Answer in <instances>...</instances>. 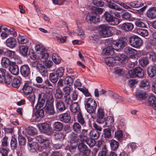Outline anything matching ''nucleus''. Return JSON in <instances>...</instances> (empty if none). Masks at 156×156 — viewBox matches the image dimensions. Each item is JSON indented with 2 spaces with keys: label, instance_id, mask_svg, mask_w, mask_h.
I'll list each match as a JSON object with an SVG mask.
<instances>
[{
  "label": "nucleus",
  "instance_id": "603ef678",
  "mask_svg": "<svg viewBox=\"0 0 156 156\" xmlns=\"http://www.w3.org/2000/svg\"><path fill=\"white\" fill-rule=\"evenodd\" d=\"M12 76L10 74L7 73L5 75L4 81L7 85H9L12 81Z\"/></svg>",
  "mask_w": 156,
  "mask_h": 156
},
{
  "label": "nucleus",
  "instance_id": "5fc2aeb1",
  "mask_svg": "<svg viewBox=\"0 0 156 156\" xmlns=\"http://www.w3.org/2000/svg\"><path fill=\"white\" fill-rule=\"evenodd\" d=\"M90 136L91 137V138L94 140L96 139H98L99 136V134L97 130L94 129L90 131Z\"/></svg>",
  "mask_w": 156,
  "mask_h": 156
},
{
  "label": "nucleus",
  "instance_id": "20e7f679",
  "mask_svg": "<svg viewBox=\"0 0 156 156\" xmlns=\"http://www.w3.org/2000/svg\"><path fill=\"white\" fill-rule=\"evenodd\" d=\"M127 40L125 37H122L119 39L116 42H114L112 44V46L116 51H121L127 44Z\"/></svg>",
  "mask_w": 156,
  "mask_h": 156
},
{
  "label": "nucleus",
  "instance_id": "c9c22d12",
  "mask_svg": "<svg viewBox=\"0 0 156 156\" xmlns=\"http://www.w3.org/2000/svg\"><path fill=\"white\" fill-rule=\"evenodd\" d=\"M70 110L73 113L80 112V108L77 102L73 103L71 105Z\"/></svg>",
  "mask_w": 156,
  "mask_h": 156
},
{
  "label": "nucleus",
  "instance_id": "bb28decb",
  "mask_svg": "<svg viewBox=\"0 0 156 156\" xmlns=\"http://www.w3.org/2000/svg\"><path fill=\"white\" fill-rule=\"evenodd\" d=\"M121 28L125 31H131L134 28L133 25L130 23H125L122 24Z\"/></svg>",
  "mask_w": 156,
  "mask_h": 156
},
{
  "label": "nucleus",
  "instance_id": "bf43d9fd",
  "mask_svg": "<svg viewBox=\"0 0 156 156\" xmlns=\"http://www.w3.org/2000/svg\"><path fill=\"white\" fill-rule=\"evenodd\" d=\"M108 155V150L105 146H104L102 150L98 154V156H107Z\"/></svg>",
  "mask_w": 156,
  "mask_h": 156
},
{
  "label": "nucleus",
  "instance_id": "a211bd4d",
  "mask_svg": "<svg viewBox=\"0 0 156 156\" xmlns=\"http://www.w3.org/2000/svg\"><path fill=\"white\" fill-rule=\"evenodd\" d=\"M23 133L26 135H33L37 133V131L35 127H23Z\"/></svg>",
  "mask_w": 156,
  "mask_h": 156
},
{
  "label": "nucleus",
  "instance_id": "774afa93",
  "mask_svg": "<svg viewBox=\"0 0 156 156\" xmlns=\"http://www.w3.org/2000/svg\"><path fill=\"white\" fill-rule=\"evenodd\" d=\"M77 118L79 122L81 124L82 126H83L85 123V121L80 112L78 114Z\"/></svg>",
  "mask_w": 156,
  "mask_h": 156
},
{
  "label": "nucleus",
  "instance_id": "dca6fc26",
  "mask_svg": "<svg viewBox=\"0 0 156 156\" xmlns=\"http://www.w3.org/2000/svg\"><path fill=\"white\" fill-rule=\"evenodd\" d=\"M9 70L12 74L17 76L19 74V69L18 66L15 62L11 64L9 68Z\"/></svg>",
  "mask_w": 156,
  "mask_h": 156
},
{
  "label": "nucleus",
  "instance_id": "7c9ffc66",
  "mask_svg": "<svg viewBox=\"0 0 156 156\" xmlns=\"http://www.w3.org/2000/svg\"><path fill=\"white\" fill-rule=\"evenodd\" d=\"M40 131L42 133L50 135L54 132V130L51 127H38Z\"/></svg>",
  "mask_w": 156,
  "mask_h": 156
},
{
  "label": "nucleus",
  "instance_id": "9d476101",
  "mask_svg": "<svg viewBox=\"0 0 156 156\" xmlns=\"http://www.w3.org/2000/svg\"><path fill=\"white\" fill-rule=\"evenodd\" d=\"M105 112L103 109L100 108L98 110L97 115L96 122L100 124L104 123L105 121Z\"/></svg>",
  "mask_w": 156,
  "mask_h": 156
},
{
  "label": "nucleus",
  "instance_id": "cd10ccee",
  "mask_svg": "<svg viewBox=\"0 0 156 156\" xmlns=\"http://www.w3.org/2000/svg\"><path fill=\"white\" fill-rule=\"evenodd\" d=\"M44 111L42 109L36 111L35 114H33V116H35L36 120L39 121V120L43 118L44 116Z\"/></svg>",
  "mask_w": 156,
  "mask_h": 156
},
{
  "label": "nucleus",
  "instance_id": "f704fd0d",
  "mask_svg": "<svg viewBox=\"0 0 156 156\" xmlns=\"http://www.w3.org/2000/svg\"><path fill=\"white\" fill-rule=\"evenodd\" d=\"M29 48L26 45H22L20 47V52L22 55L26 56L27 55Z\"/></svg>",
  "mask_w": 156,
  "mask_h": 156
},
{
  "label": "nucleus",
  "instance_id": "1a4fd4ad",
  "mask_svg": "<svg viewBox=\"0 0 156 156\" xmlns=\"http://www.w3.org/2000/svg\"><path fill=\"white\" fill-rule=\"evenodd\" d=\"M147 99L148 105L156 110V98L154 94L147 93Z\"/></svg>",
  "mask_w": 156,
  "mask_h": 156
},
{
  "label": "nucleus",
  "instance_id": "0eeeda50",
  "mask_svg": "<svg viewBox=\"0 0 156 156\" xmlns=\"http://www.w3.org/2000/svg\"><path fill=\"white\" fill-rule=\"evenodd\" d=\"M36 139L40 143V145L43 148H50V141L47 138L42 135H39L36 137Z\"/></svg>",
  "mask_w": 156,
  "mask_h": 156
},
{
  "label": "nucleus",
  "instance_id": "09e8293b",
  "mask_svg": "<svg viewBox=\"0 0 156 156\" xmlns=\"http://www.w3.org/2000/svg\"><path fill=\"white\" fill-rule=\"evenodd\" d=\"M10 146L12 150H14L17 147V140L16 138L12 136L10 142Z\"/></svg>",
  "mask_w": 156,
  "mask_h": 156
},
{
  "label": "nucleus",
  "instance_id": "4d7b16f0",
  "mask_svg": "<svg viewBox=\"0 0 156 156\" xmlns=\"http://www.w3.org/2000/svg\"><path fill=\"white\" fill-rule=\"evenodd\" d=\"M49 56V53L46 52L45 51H44L41 54V60L43 62H45L48 59Z\"/></svg>",
  "mask_w": 156,
  "mask_h": 156
},
{
  "label": "nucleus",
  "instance_id": "4c0bfd02",
  "mask_svg": "<svg viewBox=\"0 0 156 156\" xmlns=\"http://www.w3.org/2000/svg\"><path fill=\"white\" fill-rule=\"evenodd\" d=\"M146 92L143 90H140L136 94V97L139 100L142 101L145 99L146 97Z\"/></svg>",
  "mask_w": 156,
  "mask_h": 156
},
{
  "label": "nucleus",
  "instance_id": "e433bc0d",
  "mask_svg": "<svg viewBox=\"0 0 156 156\" xmlns=\"http://www.w3.org/2000/svg\"><path fill=\"white\" fill-rule=\"evenodd\" d=\"M147 91H149L151 88L152 90L156 94V83L153 82L152 83L148 82L147 81Z\"/></svg>",
  "mask_w": 156,
  "mask_h": 156
},
{
  "label": "nucleus",
  "instance_id": "37998d69",
  "mask_svg": "<svg viewBox=\"0 0 156 156\" xmlns=\"http://www.w3.org/2000/svg\"><path fill=\"white\" fill-rule=\"evenodd\" d=\"M110 146L111 149L113 151L116 150L119 147V144L117 141L114 140H112L110 141Z\"/></svg>",
  "mask_w": 156,
  "mask_h": 156
},
{
  "label": "nucleus",
  "instance_id": "9b49d317",
  "mask_svg": "<svg viewBox=\"0 0 156 156\" xmlns=\"http://www.w3.org/2000/svg\"><path fill=\"white\" fill-rule=\"evenodd\" d=\"M25 94L27 95L30 94L33 90L31 82L30 81L26 82L23 88Z\"/></svg>",
  "mask_w": 156,
  "mask_h": 156
},
{
  "label": "nucleus",
  "instance_id": "39448f33",
  "mask_svg": "<svg viewBox=\"0 0 156 156\" xmlns=\"http://www.w3.org/2000/svg\"><path fill=\"white\" fill-rule=\"evenodd\" d=\"M54 101L53 99L47 100L44 107L45 112L47 115H53L55 113L54 106Z\"/></svg>",
  "mask_w": 156,
  "mask_h": 156
},
{
  "label": "nucleus",
  "instance_id": "0e129e2a",
  "mask_svg": "<svg viewBox=\"0 0 156 156\" xmlns=\"http://www.w3.org/2000/svg\"><path fill=\"white\" fill-rule=\"evenodd\" d=\"M92 3L94 5L98 7L103 6L104 5V2L101 0H93Z\"/></svg>",
  "mask_w": 156,
  "mask_h": 156
},
{
  "label": "nucleus",
  "instance_id": "58836bf2",
  "mask_svg": "<svg viewBox=\"0 0 156 156\" xmlns=\"http://www.w3.org/2000/svg\"><path fill=\"white\" fill-rule=\"evenodd\" d=\"M149 57L150 59L153 62L156 61V53H155L152 49L150 50L149 51H147V58Z\"/></svg>",
  "mask_w": 156,
  "mask_h": 156
},
{
  "label": "nucleus",
  "instance_id": "ddd939ff",
  "mask_svg": "<svg viewBox=\"0 0 156 156\" xmlns=\"http://www.w3.org/2000/svg\"><path fill=\"white\" fill-rule=\"evenodd\" d=\"M107 5L108 7L112 9L110 11V12L112 14H116L117 13L116 10L118 11H120L121 9L118 5L115 4L114 3L111 1H107Z\"/></svg>",
  "mask_w": 156,
  "mask_h": 156
},
{
  "label": "nucleus",
  "instance_id": "a878e982",
  "mask_svg": "<svg viewBox=\"0 0 156 156\" xmlns=\"http://www.w3.org/2000/svg\"><path fill=\"white\" fill-rule=\"evenodd\" d=\"M55 106L57 110L59 112H62L66 108L64 102L60 100L56 101Z\"/></svg>",
  "mask_w": 156,
  "mask_h": 156
},
{
  "label": "nucleus",
  "instance_id": "f257e3e1",
  "mask_svg": "<svg viewBox=\"0 0 156 156\" xmlns=\"http://www.w3.org/2000/svg\"><path fill=\"white\" fill-rule=\"evenodd\" d=\"M91 10L92 14H87L86 20L88 23H95L99 21L98 14H101L103 12V9L101 8L93 6L92 7Z\"/></svg>",
  "mask_w": 156,
  "mask_h": 156
},
{
  "label": "nucleus",
  "instance_id": "de8ad7c7",
  "mask_svg": "<svg viewBox=\"0 0 156 156\" xmlns=\"http://www.w3.org/2000/svg\"><path fill=\"white\" fill-rule=\"evenodd\" d=\"M21 83V81L20 79L17 78H14L12 80V85L14 88H19Z\"/></svg>",
  "mask_w": 156,
  "mask_h": 156
},
{
  "label": "nucleus",
  "instance_id": "ea45409f",
  "mask_svg": "<svg viewBox=\"0 0 156 156\" xmlns=\"http://www.w3.org/2000/svg\"><path fill=\"white\" fill-rule=\"evenodd\" d=\"M136 74V77L141 78L144 76V71L140 67H137L134 69Z\"/></svg>",
  "mask_w": 156,
  "mask_h": 156
},
{
  "label": "nucleus",
  "instance_id": "a19ab883",
  "mask_svg": "<svg viewBox=\"0 0 156 156\" xmlns=\"http://www.w3.org/2000/svg\"><path fill=\"white\" fill-rule=\"evenodd\" d=\"M151 46L156 47V41L153 39H149L147 40V49L148 51V48H149V50L152 49V48H151Z\"/></svg>",
  "mask_w": 156,
  "mask_h": 156
},
{
  "label": "nucleus",
  "instance_id": "5701e85b",
  "mask_svg": "<svg viewBox=\"0 0 156 156\" xmlns=\"http://www.w3.org/2000/svg\"><path fill=\"white\" fill-rule=\"evenodd\" d=\"M30 147V151L33 152H37V153L41 151V149H43L40 145L34 143L32 144H29Z\"/></svg>",
  "mask_w": 156,
  "mask_h": 156
},
{
  "label": "nucleus",
  "instance_id": "e2e57ef3",
  "mask_svg": "<svg viewBox=\"0 0 156 156\" xmlns=\"http://www.w3.org/2000/svg\"><path fill=\"white\" fill-rule=\"evenodd\" d=\"M64 72V69L62 67L58 68L56 71V73L60 77L62 76Z\"/></svg>",
  "mask_w": 156,
  "mask_h": 156
},
{
  "label": "nucleus",
  "instance_id": "c85d7f7f",
  "mask_svg": "<svg viewBox=\"0 0 156 156\" xmlns=\"http://www.w3.org/2000/svg\"><path fill=\"white\" fill-rule=\"evenodd\" d=\"M105 125L103 127H112L113 126L114 123V119L111 116H108L107 118H105Z\"/></svg>",
  "mask_w": 156,
  "mask_h": 156
},
{
  "label": "nucleus",
  "instance_id": "6ab92c4d",
  "mask_svg": "<svg viewBox=\"0 0 156 156\" xmlns=\"http://www.w3.org/2000/svg\"><path fill=\"white\" fill-rule=\"evenodd\" d=\"M147 73L150 77L152 78L155 76L156 75V64L147 67Z\"/></svg>",
  "mask_w": 156,
  "mask_h": 156
},
{
  "label": "nucleus",
  "instance_id": "8fccbe9b",
  "mask_svg": "<svg viewBox=\"0 0 156 156\" xmlns=\"http://www.w3.org/2000/svg\"><path fill=\"white\" fill-rule=\"evenodd\" d=\"M58 76L56 73H52L50 74L49 79L52 83H55L58 80Z\"/></svg>",
  "mask_w": 156,
  "mask_h": 156
},
{
  "label": "nucleus",
  "instance_id": "680f3d73",
  "mask_svg": "<svg viewBox=\"0 0 156 156\" xmlns=\"http://www.w3.org/2000/svg\"><path fill=\"white\" fill-rule=\"evenodd\" d=\"M52 59L54 62L57 64H59L61 62V60L57 55L55 53H54L52 55Z\"/></svg>",
  "mask_w": 156,
  "mask_h": 156
},
{
  "label": "nucleus",
  "instance_id": "f03ea898",
  "mask_svg": "<svg viewBox=\"0 0 156 156\" xmlns=\"http://www.w3.org/2000/svg\"><path fill=\"white\" fill-rule=\"evenodd\" d=\"M112 27L108 26L105 24L101 25L98 27V30L100 32L101 35L104 37L110 36L111 34Z\"/></svg>",
  "mask_w": 156,
  "mask_h": 156
},
{
  "label": "nucleus",
  "instance_id": "c756f323",
  "mask_svg": "<svg viewBox=\"0 0 156 156\" xmlns=\"http://www.w3.org/2000/svg\"><path fill=\"white\" fill-rule=\"evenodd\" d=\"M113 46H109L103 49L102 53L106 55H112L114 54V50Z\"/></svg>",
  "mask_w": 156,
  "mask_h": 156
},
{
  "label": "nucleus",
  "instance_id": "338daca9",
  "mask_svg": "<svg viewBox=\"0 0 156 156\" xmlns=\"http://www.w3.org/2000/svg\"><path fill=\"white\" fill-rule=\"evenodd\" d=\"M131 14L128 12H125L121 15V17L124 20H129L131 18Z\"/></svg>",
  "mask_w": 156,
  "mask_h": 156
},
{
  "label": "nucleus",
  "instance_id": "7ed1b4c3",
  "mask_svg": "<svg viewBox=\"0 0 156 156\" xmlns=\"http://www.w3.org/2000/svg\"><path fill=\"white\" fill-rule=\"evenodd\" d=\"M129 42L131 46L137 48H140L143 44L142 40L137 36H133L130 37Z\"/></svg>",
  "mask_w": 156,
  "mask_h": 156
},
{
  "label": "nucleus",
  "instance_id": "4468645a",
  "mask_svg": "<svg viewBox=\"0 0 156 156\" xmlns=\"http://www.w3.org/2000/svg\"><path fill=\"white\" fill-rule=\"evenodd\" d=\"M5 56L10 59H13L15 62H17L19 57L16 54L15 51L10 50H7L4 53Z\"/></svg>",
  "mask_w": 156,
  "mask_h": 156
},
{
  "label": "nucleus",
  "instance_id": "13d9d810",
  "mask_svg": "<svg viewBox=\"0 0 156 156\" xmlns=\"http://www.w3.org/2000/svg\"><path fill=\"white\" fill-rule=\"evenodd\" d=\"M64 80V84H66L67 86H71L73 82V79L70 76L66 77Z\"/></svg>",
  "mask_w": 156,
  "mask_h": 156
},
{
  "label": "nucleus",
  "instance_id": "393cba45",
  "mask_svg": "<svg viewBox=\"0 0 156 156\" xmlns=\"http://www.w3.org/2000/svg\"><path fill=\"white\" fill-rule=\"evenodd\" d=\"M37 68L42 76H48V70L44 66L41 64L38 65Z\"/></svg>",
  "mask_w": 156,
  "mask_h": 156
},
{
  "label": "nucleus",
  "instance_id": "b1692460",
  "mask_svg": "<svg viewBox=\"0 0 156 156\" xmlns=\"http://www.w3.org/2000/svg\"><path fill=\"white\" fill-rule=\"evenodd\" d=\"M13 62H14L10 61L9 58L3 57L2 59L1 64L3 68H6L9 66H10Z\"/></svg>",
  "mask_w": 156,
  "mask_h": 156
},
{
  "label": "nucleus",
  "instance_id": "4be33fe9",
  "mask_svg": "<svg viewBox=\"0 0 156 156\" xmlns=\"http://www.w3.org/2000/svg\"><path fill=\"white\" fill-rule=\"evenodd\" d=\"M114 59L116 60L119 61L122 63H126L128 61V58L126 56L120 54L115 55Z\"/></svg>",
  "mask_w": 156,
  "mask_h": 156
},
{
  "label": "nucleus",
  "instance_id": "052dcab7",
  "mask_svg": "<svg viewBox=\"0 0 156 156\" xmlns=\"http://www.w3.org/2000/svg\"><path fill=\"white\" fill-rule=\"evenodd\" d=\"M19 145L21 146H24L26 143V140L23 136L19 135L18 137Z\"/></svg>",
  "mask_w": 156,
  "mask_h": 156
},
{
  "label": "nucleus",
  "instance_id": "864d4df0",
  "mask_svg": "<svg viewBox=\"0 0 156 156\" xmlns=\"http://www.w3.org/2000/svg\"><path fill=\"white\" fill-rule=\"evenodd\" d=\"M83 142H86L87 144L90 147H94L96 143V142L95 140L91 138L87 139L86 140H85L84 141H83Z\"/></svg>",
  "mask_w": 156,
  "mask_h": 156
},
{
  "label": "nucleus",
  "instance_id": "2f4dec72",
  "mask_svg": "<svg viewBox=\"0 0 156 156\" xmlns=\"http://www.w3.org/2000/svg\"><path fill=\"white\" fill-rule=\"evenodd\" d=\"M147 16L151 18L156 16V7H153L149 9L147 11Z\"/></svg>",
  "mask_w": 156,
  "mask_h": 156
},
{
  "label": "nucleus",
  "instance_id": "f3484780",
  "mask_svg": "<svg viewBox=\"0 0 156 156\" xmlns=\"http://www.w3.org/2000/svg\"><path fill=\"white\" fill-rule=\"evenodd\" d=\"M6 46L12 49L15 48L16 44V39L13 37H10L8 38L6 41Z\"/></svg>",
  "mask_w": 156,
  "mask_h": 156
},
{
  "label": "nucleus",
  "instance_id": "c03bdc74",
  "mask_svg": "<svg viewBox=\"0 0 156 156\" xmlns=\"http://www.w3.org/2000/svg\"><path fill=\"white\" fill-rule=\"evenodd\" d=\"M88 138L87 130L83 129L80 135V141L82 142L84 141L85 140L88 139Z\"/></svg>",
  "mask_w": 156,
  "mask_h": 156
},
{
  "label": "nucleus",
  "instance_id": "a18cd8bd",
  "mask_svg": "<svg viewBox=\"0 0 156 156\" xmlns=\"http://www.w3.org/2000/svg\"><path fill=\"white\" fill-rule=\"evenodd\" d=\"M18 40L19 43L21 44H25L28 42V38L25 36H22L19 35L18 37Z\"/></svg>",
  "mask_w": 156,
  "mask_h": 156
},
{
  "label": "nucleus",
  "instance_id": "6e6552de",
  "mask_svg": "<svg viewBox=\"0 0 156 156\" xmlns=\"http://www.w3.org/2000/svg\"><path fill=\"white\" fill-rule=\"evenodd\" d=\"M118 4L126 9H131V8H138L143 5V4H141L140 2L138 1H134L130 3H127V4H125L122 2Z\"/></svg>",
  "mask_w": 156,
  "mask_h": 156
},
{
  "label": "nucleus",
  "instance_id": "423d86ee",
  "mask_svg": "<svg viewBox=\"0 0 156 156\" xmlns=\"http://www.w3.org/2000/svg\"><path fill=\"white\" fill-rule=\"evenodd\" d=\"M103 17L110 25H117L119 23V20L118 19L113 16L110 13L107 12H105L104 13Z\"/></svg>",
  "mask_w": 156,
  "mask_h": 156
},
{
  "label": "nucleus",
  "instance_id": "72a5a7b5",
  "mask_svg": "<svg viewBox=\"0 0 156 156\" xmlns=\"http://www.w3.org/2000/svg\"><path fill=\"white\" fill-rule=\"evenodd\" d=\"M115 56L113 57H108L105 58V62L106 64L109 66H113L115 65V60L114 59Z\"/></svg>",
  "mask_w": 156,
  "mask_h": 156
},
{
  "label": "nucleus",
  "instance_id": "412c9836",
  "mask_svg": "<svg viewBox=\"0 0 156 156\" xmlns=\"http://www.w3.org/2000/svg\"><path fill=\"white\" fill-rule=\"evenodd\" d=\"M42 94L41 93L38 94L37 104L35 106L36 109H40L43 107L44 104L45 100L44 98H42Z\"/></svg>",
  "mask_w": 156,
  "mask_h": 156
},
{
  "label": "nucleus",
  "instance_id": "f8f14e48",
  "mask_svg": "<svg viewBox=\"0 0 156 156\" xmlns=\"http://www.w3.org/2000/svg\"><path fill=\"white\" fill-rule=\"evenodd\" d=\"M20 72L23 76L28 77L30 73V68L28 65L25 64L23 65L20 67Z\"/></svg>",
  "mask_w": 156,
  "mask_h": 156
},
{
  "label": "nucleus",
  "instance_id": "2eb2a0df",
  "mask_svg": "<svg viewBox=\"0 0 156 156\" xmlns=\"http://www.w3.org/2000/svg\"><path fill=\"white\" fill-rule=\"evenodd\" d=\"M124 52L130 57L133 58L137 55V52L136 50L130 47L125 48L124 50Z\"/></svg>",
  "mask_w": 156,
  "mask_h": 156
},
{
  "label": "nucleus",
  "instance_id": "473e14b6",
  "mask_svg": "<svg viewBox=\"0 0 156 156\" xmlns=\"http://www.w3.org/2000/svg\"><path fill=\"white\" fill-rule=\"evenodd\" d=\"M115 136L116 139L120 141L124 140L125 137H124L122 131L118 129L115 132Z\"/></svg>",
  "mask_w": 156,
  "mask_h": 156
},
{
  "label": "nucleus",
  "instance_id": "aec40b11",
  "mask_svg": "<svg viewBox=\"0 0 156 156\" xmlns=\"http://www.w3.org/2000/svg\"><path fill=\"white\" fill-rule=\"evenodd\" d=\"M59 119L60 121L68 123L71 119L70 114L68 112L62 113L59 115Z\"/></svg>",
  "mask_w": 156,
  "mask_h": 156
},
{
  "label": "nucleus",
  "instance_id": "49530a36",
  "mask_svg": "<svg viewBox=\"0 0 156 156\" xmlns=\"http://www.w3.org/2000/svg\"><path fill=\"white\" fill-rule=\"evenodd\" d=\"M99 37L97 34H93L89 37V41L91 43L97 44L99 41Z\"/></svg>",
  "mask_w": 156,
  "mask_h": 156
},
{
  "label": "nucleus",
  "instance_id": "79ce46f5",
  "mask_svg": "<svg viewBox=\"0 0 156 156\" xmlns=\"http://www.w3.org/2000/svg\"><path fill=\"white\" fill-rule=\"evenodd\" d=\"M97 107V105H85V108L87 111L90 113H92L94 112Z\"/></svg>",
  "mask_w": 156,
  "mask_h": 156
},
{
  "label": "nucleus",
  "instance_id": "69168bd1",
  "mask_svg": "<svg viewBox=\"0 0 156 156\" xmlns=\"http://www.w3.org/2000/svg\"><path fill=\"white\" fill-rule=\"evenodd\" d=\"M63 96V94L61 90L59 89L56 90V93L55 94V97L56 99H61Z\"/></svg>",
  "mask_w": 156,
  "mask_h": 156
},
{
  "label": "nucleus",
  "instance_id": "3c124183",
  "mask_svg": "<svg viewBox=\"0 0 156 156\" xmlns=\"http://www.w3.org/2000/svg\"><path fill=\"white\" fill-rule=\"evenodd\" d=\"M83 142H82L81 143H80L78 146V150L80 152L82 153L88 149L87 146L84 144Z\"/></svg>",
  "mask_w": 156,
  "mask_h": 156
},
{
  "label": "nucleus",
  "instance_id": "6e6d98bb",
  "mask_svg": "<svg viewBox=\"0 0 156 156\" xmlns=\"http://www.w3.org/2000/svg\"><path fill=\"white\" fill-rule=\"evenodd\" d=\"M6 71L3 69H0V83H2L4 81L6 75Z\"/></svg>",
  "mask_w": 156,
  "mask_h": 156
}]
</instances>
